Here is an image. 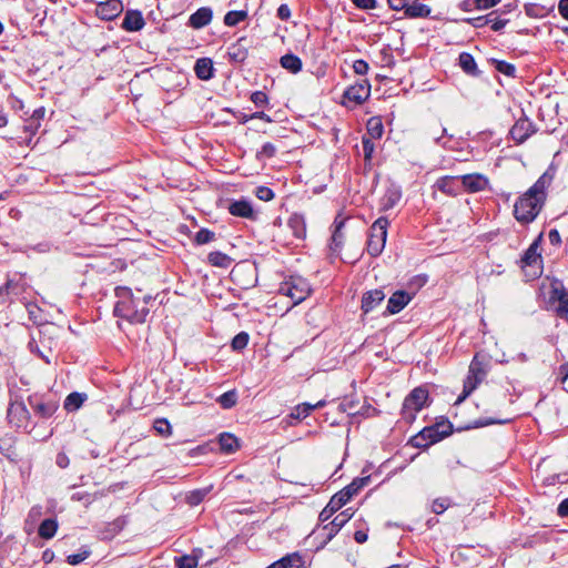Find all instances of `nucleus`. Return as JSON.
Instances as JSON below:
<instances>
[{
	"instance_id": "f257e3e1",
	"label": "nucleus",
	"mask_w": 568,
	"mask_h": 568,
	"mask_svg": "<svg viewBox=\"0 0 568 568\" xmlns=\"http://www.w3.org/2000/svg\"><path fill=\"white\" fill-rule=\"evenodd\" d=\"M552 181V175L545 172L514 205V216L521 224H529L540 213L545 201L546 190Z\"/></svg>"
},
{
	"instance_id": "f03ea898",
	"label": "nucleus",
	"mask_w": 568,
	"mask_h": 568,
	"mask_svg": "<svg viewBox=\"0 0 568 568\" xmlns=\"http://www.w3.org/2000/svg\"><path fill=\"white\" fill-rule=\"evenodd\" d=\"M118 302L114 306V315L132 324H142L150 313L149 307L141 305L140 298H135L131 288L118 286L114 290Z\"/></svg>"
},
{
	"instance_id": "7ed1b4c3",
	"label": "nucleus",
	"mask_w": 568,
	"mask_h": 568,
	"mask_svg": "<svg viewBox=\"0 0 568 568\" xmlns=\"http://www.w3.org/2000/svg\"><path fill=\"white\" fill-rule=\"evenodd\" d=\"M453 433V425L449 420L443 419L432 426L424 427L418 434L412 437L410 443L417 448H428Z\"/></svg>"
},
{
	"instance_id": "20e7f679",
	"label": "nucleus",
	"mask_w": 568,
	"mask_h": 568,
	"mask_svg": "<svg viewBox=\"0 0 568 568\" xmlns=\"http://www.w3.org/2000/svg\"><path fill=\"white\" fill-rule=\"evenodd\" d=\"M388 225L389 221L384 216L378 217L372 224L367 240V252L371 256H378L383 252L387 239Z\"/></svg>"
},
{
	"instance_id": "39448f33",
	"label": "nucleus",
	"mask_w": 568,
	"mask_h": 568,
	"mask_svg": "<svg viewBox=\"0 0 568 568\" xmlns=\"http://www.w3.org/2000/svg\"><path fill=\"white\" fill-rule=\"evenodd\" d=\"M311 291L308 282L300 276H291L280 286V293L288 296L293 301L294 305L305 301L311 294Z\"/></svg>"
},
{
	"instance_id": "423d86ee",
	"label": "nucleus",
	"mask_w": 568,
	"mask_h": 568,
	"mask_svg": "<svg viewBox=\"0 0 568 568\" xmlns=\"http://www.w3.org/2000/svg\"><path fill=\"white\" fill-rule=\"evenodd\" d=\"M428 399V390L422 386L414 388L404 399L402 407L403 418L412 422Z\"/></svg>"
},
{
	"instance_id": "0eeeda50",
	"label": "nucleus",
	"mask_w": 568,
	"mask_h": 568,
	"mask_svg": "<svg viewBox=\"0 0 568 568\" xmlns=\"http://www.w3.org/2000/svg\"><path fill=\"white\" fill-rule=\"evenodd\" d=\"M371 95V83L362 79L349 85L343 93L342 105L347 109H354L362 105Z\"/></svg>"
},
{
	"instance_id": "6e6552de",
	"label": "nucleus",
	"mask_w": 568,
	"mask_h": 568,
	"mask_svg": "<svg viewBox=\"0 0 568 568\" xmlns=\"http://www.w3.org/2000/svg\"><path fill=\"white\" fill-rule=\"evenodd\" d=\"M486 374L481 363L477 362L475 357L469 365L467 377L464 381L463 393L458 396L456 404L465 400L484 381Z\"/></svg>"
},
{
	"instance_id": "1a4fd4ad",
	"label": "nucleus",
	"mask_w": 568,
	"mask_h": 568,
	"mask_svg": "<svg viewBox=\"0 0 568 568\" xmlns=\"http://www.w3.org/2000/svg\"><path fill=\"white\" fill-rule=\"evenodd\" d=\"M542 234H539V236L529 245V247L525 251L523 257H521V267H530L532 268V274L537 275L540 273L541 267V254L539 252V243L541 241Z\"/></svg>"
},
{
	"instance_id": "9d476101",
	"label": "nucleus",
	"mask_w": 568,
	"mask_h": 568,
	"mask_svg": "<svg viewBox=\"0 0 568 568\" xmlns=\"http://www.w3.org/2000/svg\"><path fill=\"white\" fill-rule=\"evenodd\" d=\"M353 517V513L351 511V509H345L343 510L342 513H339L338 515L335 516V518L324 525L321 529V532L323 534L324 536V542L326 544L327 541H329L331 539H333V537L345 526V524Z\"/></svg>"
},
{
	"instance_id": "9b49d317",
	"label": "nucleus",
	"mask_w": 568,
	"mask_h": 568,
	"mask_svg": "<svg viewBox=\"0 0 568 568\" xmlns=\"http://www.w3.org/2000/svg\"><path fill=\"white\" fill-rule=\"evenodd\" d=\"M123 11L121 0H106L99 2L95 9V14L102 20L111 21L118 18Z\"/></svg>"
},
{
	"instance_id": "f8f14e48",
	"label": "nucleus",
	"mask_w": 568,
	"mask_h": 568,
	"mask_svg": "<svg viewBox=\"0 0 568 568\" xmlns=\"http://www.w3.org/2000/svg\"><path fill=\"white\" fill-rule=\"evenodd\" d=\"M9 422L18 428L28 429L30 414L23 403H13L8 408Z\"/></svg>"
},
{
	"instance_id": "ddd939ff",
	"label": "nucleus",
	"mask_w": 568,
	"mask_h": 568,
	"mask_svg": "<svg viewBox=\"0 0 568 568\" xmlns=\"http://www.w3.org/2000/svg\"><path fill=\"white\" fill-rule=\"evenodd\" d=\"M534 133L535 125L527 118H520L510 129V135L516 143L525 142Z\"/></svg>"
},
{
	"instance_id": "4468645a",
	"label": "nucleus",
	"mask_w": 568,
	"mask_h": 568,
	"mask_svg": "<svg viewBox=\"0 0 568 568\" xmlns=\"http://www.w3.org/2000/svg\"><path fill=\"white\" fill-rule=\"evenodd\" d=\"M29 405L34 414L41 418L51 417L58 409V403L54 400H42L38 397H29Z\"/></svg>"
},
{
	"instance_id": "2eb2a0df",
	"label": "nucleus",
	"mask_w": 568,
	"mask_h": 568,
	"mask_svg": "<svg viewBox=\"0 0 568 568\" xmlns=\"http://www.w3.org/2000/svg\"><path fill=\"white\" fill-rule=\"evenodd\" d=\"M229 212L233 216H239L248 220H256L257 217V214L253 210L251 202L246 199H241L231 202L229 205Z\"/></svg>"
},
{
	"instance_id": "dca6fc26",
	"label": "nucleus",
	"mask_w": 568,
	"mask_h": 568,
	"mask_svg": "<svg viewBox=\"0 0 568 568\" xmlns=\"http://www.w3.org/2000/svg\"><path fill=\"white\" fill-rule=\"evenodd\" d=\"M246 37H241L236 42L232 43L227 48L229 61L233 63H243L248 55V49L246 45Z\"/></svg>"
},
{
	"instance_id": "f3484780",
	"label": "nucleus",
	"mask_w": 568,
	"mask_h": 568,
	"mask_svg": "<svg viewBox=\"0 0 568 568\" xmlns=\"http://www.w3.org/2000/svg\"><path fill=\"white\" fill-rule=\"evenodd\" d=\"M462 189L469 192L484 191L488 186V179L483 174H466L460 178Z\"/></svg>"
},
{
	"instance_id": "a211bd4d",
	"label": "nucleus",
	"mask_w": 568,
	"mask_h": 568,
	"mask_svg": "<svg viewBox=\"0 0 568 568\" xmlns=\"http://www.w3.org/2000/svg\"><path fill=\"white\" fill-rule=\"evenodd\" d=\"M413 298V294L406 291H396L387 302V312L389 314L399 313Z\"/></svg>"
},
{
	"instance_id": "6ab92c4d",
	"label": "nucleus",
	"mask_w": 568,
	"mask_h": 568,
	"mask_svg": "<svg viewBox=\"0 0 568 568\" xmlns=\"http://www.w3.org/2000/svg\"><path fill=\"white\" fill-rule=\"evenodd\" d=\"M213 11L210 7H202L192 13L189 18L187 26L193 29H202L211 23Z\"/></svg>"
},
{
	"instance_id": "aec40b11",
	"label": "nucleus",
	"mask_w": 568,
	"mask_h": 568,
	"mask_svg": "<svg viewBox=\"0 0 568 568\" xmlns=\"http://www.w3.org/2000/svg\"><path fill=\"white\" fill-rule=\"evenodd\" d=\"M144 26V18L139 10H128L121 24L122 29L129 32L140 31Z\"/></svg>"
},
{
	"instance_id": "412c9836",
	"label": "nucleus",
	"mask_w": 568,
	"mask_h": 568,
	"mask_svg": "<svg viewBox=\"0 0 568 568\" xmlns=\"http://www.w3.org/2000/svg\"><path fill=\"white\" fill-rule=\"evenodd\" d=\"M348 500L345 498V494L341 491L336 493L320 514V520L322 523L327 521L337 510H339Z\"/></svg>"
},
{
	"instance_id": "4be33fe9",
	"label": "nucleus",
	"mask_w": 568,
	"mask_h": 568,
	"mask_svg": "<svg viewBox=\"0 0 568 568\" xmlns=\"http://www.w3.org/2000/svg\"><path fill=\"white\" fill-rule=\"evenodd\" d=\"M550 300L558 302L557 314L568 321V291L562 286H552Z\"/></svg>"
},
{
	"instance_id": "5701e85b",
	"label": "nucleus",
	"mask_w": 568,
	"mask_h": 568,
	"mask_svg": "<svg viewBox=\"0 0 568 568\" xmlns=\"http://www.w3.org/2000/svg\"><path fill=\"white\" fill-rule=\"evenodd\" d=\"M435 187L447 195H457L462 190V181L457 176H443L435 183Z\"/></svg>"
},
{
	"instance_id": "b1692460",
	"label": "nucleus",
	"mask_w": 568,
	"mask_h": 568,
	"mask_svg": "<svg viewBox=\"0 0 568 568\" xmlns=\"http://www.w3.org/2000/svg\"><path fill=\"white\" fill-rule=\"evenodd\" d=\"M267 568H306V562L302 555L292 552L271 564Z\"/></svg>"
},
{
	"instance_id": "393cba45",
	"label": "nucleus",
	"mask_w": 568,
	"mask_h": 568,
	"mask_svg": "<svg viewBox=\"0 0 568 568\" xmlns=\"http://www.w3.org/2000/svg\"><path fill=\"white\" fill-rule=\"evenodd\" d=\"M385 298V294L382 290H373L366 292L362 297V311L367 314L378 306Z\"/></svg>"
},
{
	"instance_id": "a878e982",
	"label": "nucleus",
	"mask_w": 568,
	"mask_h": 568,
	"mask_svg": "<svg viewBox=\"0 0 568 568\" xmlns=\"http://www.w3.org/2000/svg\"><path fill=\"white\" fill-rule=\"evenodd\" d=\"M194 72L200 80L207 81L214 77L213 62L210 58L197 59L194 65Z\"/></svg>"
},
{
	"instance_id": "bb28decb",
	"label": "nucleus",
	"mask_w": 568,
	"mask_h": 568,
	"mask_svg": "<svg viewBox=\"0 0 568 568\" xmlns=\"http://www.w3.org/2000/svg\"><path fill=\"white\" fill-rule=\"evenodd\" d=\"M458 64L466 74L471 77L480 75L477 63L470 53L462 52L458 58Z\"/></svg>"
},
{
	"instance_id": "cd10ccee",
	"label": "nucleus",
	"mask_w": 568,
	"mask_h": 568,
	"mask_svg": "<svg viewBox=\"0 0 568 568\" xmlns=\"http://www.w3.org/2000/svg\"><path fill=\"white\" fill-rule=\"evenodd\" d=\"M287 226L296 239L305 237L306 225L303 215L292 214L287 221Z\"/></svg>"
},
{
	"instance_id": "c85d7f7f",
	"label": "nucleus",
	"mask_w": 568,
	"mask_h": 568,
	"mask_svg": "<svg viewBox=\"0 0 568 568\" xmlns=\"http://www.w3.org/2000/svg\"><path fill=\"white\" fill-rule=\"evenodd\" d=\"M220 449L225 454L235 453L240 448L237 437L230 433H223L219 436Z\"/></svg>"
},
{
	"instance_id": "c756f323",
	"label": "nucleus",
	"mask_w": 568,
	"mask_h": 568,
	"mask_svg": "<svg viewBox=\"0 0 568 568\" xmlns=\"http://www.w3.org/2000/svg\"><path fill=\"white\" fill-rule=\"evenodd\" d=\"M371 480L369 476L366 477H357L353 479V481L339 490L342 494H345V498L349 501L353 496L357 495L361 489H363Z\"/></svg>"
},
{
	"instance_id": "7c9ffc66",
	"label": "nucleus",
	"mask_w": 568,
	"mask_h": 568,
	"mask_svg": "<svg viewBox=\"0 0 568 568\" xmlns=\"http://www.w3.org/2000/svg\"><path fill=\"white\" fill-rule=\"evenodd\" d=\"M344 225H345V220L335 219L334 224H333L334 230H333L332 242H331V250L334 253L339 252V250L342 248L343 241H344V234H343L342 230H343Z\"/></svg>"
},
{
	"instance_id": "2f4dec72",
	"label": "nucleus",
	"mask_w": 568,
	"mask_h": 568,
	"mask_svg": "<svg viewBox=\"0 0 568 568\" xmlns=\"http://www.w3.org/2000/svg\"><path fill=\"white\" fill-rule=\"evenodd\" d=\"M280 64L282 68L294 74L298 73L303 67L302 60L293 53H287L281 57Z\"/></svg>"
},
{
	"instance_id": "473e14b6",
	"label": "nucleus",
	"mask_w": 568,
	"mask_h": 568,
	"mask_svg": "<svg viewBox=\"0 0 568 568\" xmlns=\"http://www.w3.org/2000/svg\"><path fill=\"white\" fill-rule=\"evenodd\" d=\"M85 399L87 395L84 393L73 392L65 397L63 407L67 412H74L82 406Z\"/></svg>"
},
{
	"instance_id": "72a5a7b5",
	"label": "nucleus",
	"mask_w": 568,
	"mask_h": 568,
	"mask_svg": "<svg viewBox=\"0 0 568 568\" xmlns=\"http://www.w3.org/2000/svg\"><path fill=\"white\" fill-rule=\"evenodd\" d=\"M402 197V193L397 189H389L381 200V210L388 211L393 209Z\"/></svg>"
},
{
	"instance_id": "f704fd0d",
	"label": "nucleus",
	"mask_w": 568,
	"mask_h": 568,
	"mask_svg": "<svg viewBox=\"0 0 568 568\" xmlns=\"http://www.w3.org/2000/svg\"><path fill=\"white\" fill-rule=\"evenodd\" d=\"M432 10L428 6L419 2H410L405 10V16L409 18H426Z\"/></svg>"
},
{
	"instance_id": "c9c22d12",
	"label": "nucleus",
	"mask_w": 568,
	"mask_h": 568,
	"mask_svg": "<svg viewBox=\"0 0 568 568\" xmlns=\"http://www.w3.org/2000/svg\"><path fill=\"white\" fill-rule=\"evenodd\" d=\"M58 530V521L53 518L44 519L38 529V534L43 539H51Z\"/></svg>"
},
{
	"instance_id": "e433bc0d",
	"label": "nucleus",
	"mask_w": 568,
	"mask_h": 568,
	"mask_svg": "<svg viewBox=\"0 0 568 568\" xmlns=\"http://www.w3.org/2000/svg\"><path fill=\"white\" fill-rule=\"evenodd\" d=\"M207 261L211 265L227 268L232 264V258L225 253L215 251L207 255Z\"/></svg>"
},
{
	"instance_id": "4c0bfd02",
	"label": "nucleus",
	"mask_w": 568,
	"mask_h": 568,
	"mask_svg": "<svg viewBox=\"0 0 568 568\" xmlns=\"http://www.w3.org/2000/svg\"><path fill=\"white\" fill-rule=\"evenodd\" d=\"M248 17V13L246 10H233L229 11L223 19V22L227 27H235L240 22H243Z\"/></svg>"
},
{
	"instance_id": "58836bf2",
	"label": "nucleus",
	"mask_w": 568,
	"mask_h": 568,
	"mask_svg": "<svg viewBox=\"0 0 568 568\" xmlns=\"http://www.w3.org/2000/svg\"><path fill=\"white\" fill-rule=\"evenodd\" d=\"M237 402V393L235 389L225 392L217 398V403L224 408L230 409L235 406Z\"/></svg>"
},
{
	"instance_id": "ea45409f",
	"label": "nucleus",
	"mask_w": 568,
	"mask_h": 568,
	"mask_svg": "<svg viewBox=\"0 0 568 568\" xmlns=\"http://www.w3.org/2000/svg\"><path fill=\"white\" fill-rule=\"evenodd\" d=\"M367 131L374 139H379L383 135L384 126L379 118H371L367 122Z\"/></svg>"
},
{
	"instance_id": "a19ab883",
	"label": "nucleus",
	"mask_w": 568,
	"mask_h": 568,
	"mask_svg": "<svg viewBox=\"0 0 568 568\" xmlns=\"http://www.w3.org/2000/svg\"><path fill=\"white\" fill-rule=\"evenodd\" d=\"M491 63L494 64L495 69L509 77V78H515L516 75V68L514 64L509 63V62H506V61H503V60H496V59H493L491 60Z\"/></svg>"
},
{
	"instance_id": "79ce46f5",
	"label": "nucleus",
	"mask_w": 568,
	"mask_h": 568,
	"mask_svg": "<svg viewBox=\"0 0 568 568\" xmlns=\"http://www.w3.org/2000/svg\"><path fill=\"white\" fill-rule=\"evenodd\" d=\"M498 10H494L488 13L489 17V24L491 27V30L498 32L501 31L506 24L509 22L508 19H503L500 16H498Z\"/></svg>"
},
{
	"instance_id": "37998d69",
	"label": "nucleus",
	"mask_w": 568,
	"mask_h": 568,
	"mask_svg": "<svg viewBox=\"0 0 568 568\" xmlns=\"http://www.w3.org/2000/svg\"><path fill=\"white\" fill-rule=\"evenodd\" d=\"M315 409V406H312L310 403H302L294 407L291 416L295 419H304L306 418L312 410Z\"/></svg>"
},
{
	"instance_id": "c03bdc74",
	"label": "nucleus",
	"mask_w": 568,
	"mask_h": 568,
	"mask_svg": "<svg viewBox=\"0 0 568 568\" xmlns=\"http://www.w3.org/2000/svg\"><path fill=\"white\" fill-rule=\"evenodd\" d=\"M357 405V399L345 397L339 404V409L344 413H347L348 415L355 416L359 414V410L356 409Z\"/></svg>"
},
{
	"instance_id": "a18cd8bd",
	"label": "nucleus",
	"mask_w": 568,
	"mask_h": 568,
	"mask_svg": "<svg viewBox=\"0 0 568 568\" xmlns=\"http://www.w3.org/2000/svg\"><path fill=\"white\" fill-rule=\"evenodd\" d=\"M125 525H126L125 517H118L116 519H114L112 523H110L108 525V531H106L105 538H111V537L115 536L124 528Z\"/></svg>"
},
{
	"instance_id": "49530a36",
	"label": "nucleus",
	"mask_w": 568,
	"mask_h": 568,
	"mask_svg": "<svg viewBox=\"0 0 568 568\" xmlns=\"http://www.w3.org/2000/svg\"><path fill=\"white\" fill-rule=\"evenodd\" d=\"M250 336L246 332H240L236 334L231 343L232 349L240 352L244 349L248 344Z\"/></svg>"
},
{
	"instance_id": "de8ad7c7",
	"label": "nucleus",
	"mask_w": 568,
	"mask_h": 568,
	"mask_svg": "<svg viewBox=\"0 0 568 568\" xmlns=\"http://www.w3.org/2000/svg\"><path fill=\"white\" fill-rule=\"evenodd\" d=\"M209 493V489H196V490H193V491H190L187 495H186V503L190 505V506H197L200 505L204 497L206 496V494Z\"/></svg>"
},
{
	"instance_id": "09e8293b",
	"label": "nucleus",
	"mask_w": 568,
	"mask_h": 568,
	"mask_svg": "<svg viewBox=\"0 0 568 568\" xmlns=\"http://www.w3.org/2000/svg\"><path fill=\"white\" fill-rule=\"evenodd\" d=\"M153 427L155 432L163 437H169L172 434L171 424L165 418L155 419Z\"/></svg>"
},
{
	"instance_id": "8fccbe9b",
	"label": "nucleus",
	"mask_w": 568,
	"mask_h": 568,
	"mask_svg": "<svg viewBox=\"0 0 568 568\" xmlns=\"http://www.w3.org/2000/svg\"><path fill=\"white\" fill-rule=\"evenodd\" d=\"M276 151L277 149L273 143L266 142L262 145L261 150L257 151L256 158L257 160L271 159L276 154Z\"/></svg>"
},
{
	"instance_id": "3c124183",
	"label": "nucleus",
	"mask_w": 568,
	"mask_h": 568,
	"mask_svg": "<svg viewBox=\"0 0 568 568\" xmlns=\"http://www.w3.org/2000/svg\"><path fill=\"white\" fill-rule=\"evenodd\" d=\"M215 239V234L214 232L207 230V229H201L196 234H195V243L199 244V245H203V244H206V243H210L211 241H213Z\"/></svg>"
},
{
	"instance_id": "603ef678",
	"label": "nucleus",
	"mask_w": 568,
	"mask_h": 568,
	"mask_svg": "<svg viewBox=\"0 0 568 568\" xmlns=\"http://www.w3.org/2000/svg\"><path fill=\"white\" fill-rule=\"evenodd\" d=\"M174 564H175L176 568H196L197 567L195 560L192 557H189V555L175 557Z\"/></svg>"
},
{
	"instance_id": "864d4df0",
	"label": "nucleus",
	"mask_w": 568,
	"mask_h": 568,
	"mask_svg": "<svg viewBox=\"0 0 568 568\" xmlns=\"http://www.w3.org/2000/svg\"><path fill=\"white\" fill-rule=\"evenodd\" d=\"M450 505V500L446 497L437 498L432 504V511L440 515L443 514Z\"/></svg>"
},
{
	"instance_id": "5fc2aeb1",
	"label": "nucleus",
	"mask_w": 568,
	"mask_h": 568,
	"mask_svg": "<svg viewBox=\"0 0 568 568\" xmlns=\"http://www.w3.org/2000/svg\"><path fill=\"white\" fill-rule=\"evenodd\" d=\"M255 195L264 202H268L274 199V192L267 186L256 187Z\"/></svg>"
},
{
	"instance_id": "6e6d98bb",
	"label": "nucleus",
	"mask_w": 568,
	"mask_h": 568,
	"mask_svg": "<svg viewBox=\"0 0 568 568\" xmlns=\"http://www.w3.org/2000/svg\"><path fill=\"white\" fill-rule=\"evenodd\" d=\"M362 145L365 161H371L375 149L374 142L371 139L363 138Z\"/></svg>"
},
{
	"instance_id": "4d7b16f0",
	"label": "nucleus",
	"mask_w": 568,
	"mask_h": 568,
	"mask_svg": "<svg viewBox=\"0 0 568 568\" xmlns=\"http://www.w3.org/2000/svg\"><path fill=\"white\" fill-rule=\"evenodd\" d=\"M251 101L258 108L264 106L268 102V98L263 91H255L251 95Z\"/></svg>"
},
{
	"instance_id": "13d9d810",
	"label": "nucleus",
	"mask_w": 568,
	"mask_h": 568,
	"mask_svg": "<svg viewBox=\"0 0 568 568\" xmlns=\"http://www.w3.org/2000/svg\"><path fill=\"white\" fill-rule=\"evenodd\" d=\"M90 552L88 550H84L79 554H72L67 557V562L69 565L75 566L84 561L89 557Z\"/></svg>"
},
{
	"instance_id": "bf43d9fd",
	"label": "nucleus",
	"mask_w": 568,
	"mask_h": 568,
	"mask_svg": "<svg viewBox=\"0 0 568 568\" xmlns=\"http://www.w3.org/2000/svg\"><path fill=\"white\" fill-rule=\"evenodd\" d=\"M501 0H474L475 8L478 10H487L499 4Z\"/></svg>"
},
{
	"instance_id": "052dcab7",
	"label": "nucleus",
	"mask_w": 568,
	"mask_h": 568,
	"mask_svg": "<svg viewBox=\"0 0 568 568\" xmlns=\"http://www.w3.org/2000/svg\"><path fill=\"white\" fill-rule=\"evenodd\" d=\"M353 69L356 74L365 75L368 72L369 67L365 60L358 59L354 61Z\"/></svg>"
},
{
	"instance_id": "680f3d73",
	"label": "nucleus",
	"mask_w": 568,
	"mask_h": 568,
	"mask_svg": "<svg viewBox=\"0 0 568 568\" xmlns=\"http://www.w3.org/2000/svg\"><path fill=\"white\" fill-rule=\"evenodd\" d=\"M355 7L362 10H373L377 8V0H352Z\"/></svg>"
},
{
	"instance_id": "e2e57ef3",
	"label": "nucleus",
	"mask_w": 568,
	"mask_h": 568,
	"mask_svg": "<svg viewBox=\"0 0 568 568\" xmlns=\"http://www.w3.org/2000/svg\"><path fill=\"white\" fill-rule=\"evenodd\" d=\"M276 16L278 19H281L282 21H287L290 20L292 13H291V9L287 4L283 3L281 4L278 8H277V12H276Z\"/></svg>"
},
{
	"instance_id": "0e129e2a",
	"label": "nucleus",
	"mask_w": 568,
	"mask_h": 568,
	"mask_svg": "<svg viewBox=\"0 0 568 568\" xmlns=\"http://www.w3.org/2000/svg\"><path fill=\"white\" fill-rule=\"evenodd\" d=\"M489 17L488 14L486 16H481V17H476V18H471V19H468L467 21L474 27V28H483L484 26L486 24H489Z\"/></svg>"
},
{
	"instance_id": "69168bd1",
	"label": "nucleus",
	"mask_w": 568,
	"mask_h": 568,
	"mask_svg": "<svg viewBox=\"0 0 568 568\" xmlns=\"http://www.w3.org/2000/svg\"><path fill=\"white\" fill-rule=\"evenodd\" d=\"M389 7L393 10H406L407 6L410 4V0H387Z\"/></svg>"
},
{
	"instance_id": "338daca9",
	"label": "nucleus",
	"mask_w": 568,
	"mask_h": 568,
	"mask_svg": "<svg viewBox=\"0 0 568 568\" xmlns=\"http://www.w3.org/2000/svg\"><path fill=\"white\" fill-rule=\"evenodd\" d=\"M55 464L60 467V468H67L70 464V459L68 457V455L63 452L59 453L55 457Z\"/></svg>"
},
{
	"instance_id": "774afa93",
	"label": "nucleus",
	"mask_w": 568,
	"mask_h": 568,
	"mask_svg": "<svg viewBox=\"0 0 568 568\" xmlns=\"http://www.w3.org/2000/svg\"><path fill=\"white\" fill-rule=\"evenodd\" d=\"M557 514L560 516V517H568V498L564 499L558 508H557Z\"/></svg>"
}]
</instances>
